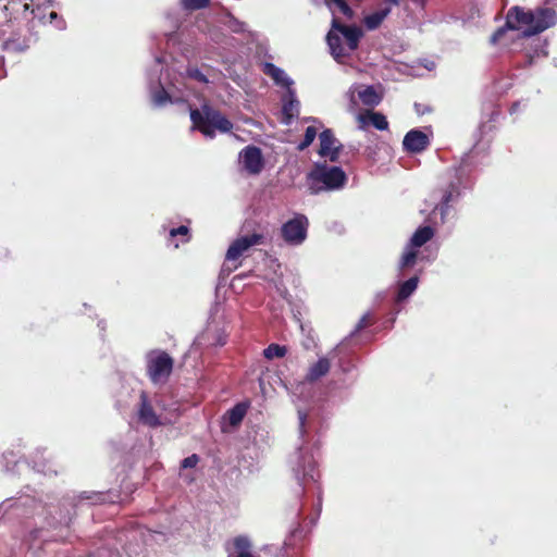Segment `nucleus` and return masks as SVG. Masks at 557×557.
<instances>
[{
    "mask_svg": "<svg viewBox=\"0 0 557 557\" xmlns=\"http://www.w3.org/2000/svg\"><path fill=\"white\" fill-rule=\"evenodd\" d=\"M556 12L553 9H539L535 12L524 11L520 7L509 9L505 26L497 28L491 41L497 44L507 29L519 30L523 28V36L530 37L540 34L555 24Z\"/></svg>",
    "mask_w": 557,
    "mask_h": 557,
    "instance_id": "f257e3e1",
    "label": "nucleus"
},
{
    "mask_svg": "<svg viewBox=\"0 0 557 557\" xmlns=\"http://www.w3.org/2000/svg\"><path fill=\"white\" fill-rule=\"evenodd\" d=\"M347 182L344 170L339 166H327L317 163L306 175V183L311 195H318L322 191L335 190L342 188Z\"/></svg>",
    "mask_w": 557,
    "mask_h": 557,
    "instance_id": "f03ea898",
    "label": "nucleus"
},
{
    "mask_svg": "<svg viewBox=\"0 0 557 557\" xmlns=\"http://www.w3.org/2000/svg\"><path fill=\"white\" fill-rule=\"evenodd\" d=\"M190 120L193 127L209 138H214L216 131L230 133L233 129V123L219 110L207 103L201 106L200 110L190 109Z\"/></svg>",
    "mask_w": 557,
    "mask_h": 557,
    "instance_id": "7ed1b4c3",
    "label": "nucleus"
},
{
    "mask_svg": "<svg viewBox=\"0 0 557 557\" xmlns=\"http://www.w3.org/2000/svg\"><path fill=\"white\" fill-rule=\"evenodd\" d=\"M338 34H342L346 39L348 50L354 51L358 48L359 41L363 36V32L359 26L345 25L337 17H333L332 28L326 35V41L331 49L332 55L336 60L345 58L349 54L342 45Z\"/></svg>",
    "mask_w": 557,
    "mask_h": 557,
    "instance_id": "20e7f679",
    "label": "nucleus"
},
{
    "mask_svg": "<svg viewBox=\"0 0 557 557\" xmlns=\"http://www.w3.org/2000/svg\"><path fill=\"white\" fill-rule=\"evenodd\" d=\"M174 368V359L164 350H152L147 355L146 372L153 384H165Z\"/></svg>",
    "mask_w": 557,
    "mask_h": 557,
    "instance_id": "39448f33",
    "label": "nucleus"
},
{
    "mask_svg": "<svg viewBox=\"0 0 557 557\" xmlns=\"http://www.w3.org/2000/svg\"><path fill=\"white\" fill-rule=\"evenodd\" d=\"M308 219L304 214H296L282 225L283 239L290 245H299L307 237Z\"/></svg>",
    "mask_w": 557,
    "mask_h": 557,
    "instance_id": "423d86ee",
    "label": "nucleus"
},
{
    "mask_svg": "<svg viewBox=\"0 0 557 557\" xmlns=\"http://www.w3.org/2000/svg\"><path fill=\"white\" fill-rule=\"evenodd\" d=\"M293 471L299 483L302 485L307 480H315V466L311 455L304 454L301 449L296 453V460L293 466Z\"/></svg>",
    "mask_w": 557,
    "mask_h": 557,
    "instance_id": "0eeeda50",
    "label": "nucleus"
},
{
    "mask_svg": "<svg viewBox=\"0 0 557 557\" xmlns=\"http://www.w3.org/2000/svg\"><path fill=\"white\" fill-rule=\"evenodd\" d=\"M320 148L318 153L323 158H329L331 162L338 161L342 144L335 138L332 129L326 128L319 135Z\"/></svg>",
    "mask_w": 557,
    "mask_h": 557,
    "instance_id": "6e6552de",
    "label": "nucleus"
},
{
    "mask_svg": "<svg viewBox=\"0 0 557 557\" xmlns=\"http://www.w3.org/2000/svg\"><path fill=\"white\" fill-rule=\"evenodd\" d=\"M262 234H251L249 236H242L235 239L228 247L226 251V260L234 261L237 260L245 251H247L250 247L255 245H259L263 243Z\"/></svg>",
    "mask_w": 557,
    "mask_h": 557,
    "instance_id": "1a4fd4ad",
    "label": "nucleus"
},
{
    "mask_svg": "<svg viewBox=\"0 0 557 557\" xmlns=\"http://www.w3.org/2000/svg\"><path fill=\"white\" fill-rule=\"evenodd\" d=\"M240 157L243 159L244 168L249 174H259L262 171L264 161L259 147H245L240 152Z\"/></svg>",
    "mask_w": 557,
    "mask_h": 557,
    "instance_id": "9d476101",
    "label": "nucleus"
},
{
    "mask_svg": "<svg viewBox=\"0 0 557 557\" xmlns=\"http://www.w3.org/2000/svg\"><path fill=\"white\" fill-rule=\"evenodd\" d=\"M430 145L426 134L419 129L409 131L403 140L404 149L410 153H419L425 150Z\"/></svg>",
    "mask_w": 557,
    "mask_h": 557,
    "instance_id": "9b49d317",
    "label": "nucleus"
},
{
    "mask_svg": "<svg viewBox=\"0 0 557 557\" xmlns=\"http://www.w3.org/2000/svg\"><path fill=\"white\" fill-rule=\"evenodd\" d=\"M138 419L143 424L148 425L150 428H157L161 425V421L158 414L156 413L153 407L151 406L148 396L145 392H141L140 394Z\"/></svg>",
    "mask_w": 557,
    "mask_h": 557,
    "instance_id": "f8f14e48",
    "label": "nucleus"
},
{
    "mask_svg": "<svg viewBox=\"0 0 557 557\" xmlns=\"http://www.w3.org/2000/svg\"><path fill=\"white\" fill-rule=\"evenodd\" d=\"M399 0H384V5L364 17V25L368 29L377 28L389 14L392 5H398Z\"/></svg>",
    "mask_w": 557,
    "mask_h": 557,
    "instance_id": "ddd939ff",
    "label": "nucleus"
},
{
    "mask_svg": "<svg viewBox=\"0 0 557 557\" xmlns=\"http://www.w3.org/2000/svg\"><path fill=\"white\" fill-rule=\"evenodd\" d=\"M357 120L360 123V128H364L368 124H372L379 131H386L388 128L387 119L381 112L367 110L360 113Z\"/></svg>",
    "mask_w": 557,
    "mask_h": 557,
    "instance_id": "4468645a",
    "label": "nucleus"
},
{
    "mask_svg": "<svg viewBox=\"0 0 557 557\" xmlns=\"http://www.w3.org/2000/svg\"><path fill=\"white\" fill-rule=\"evenodd\" d=\"M330 369L331 361L326 357L319 358L317 362L308 368V371L305 375V381L312 384L319 381L321 377L325 376L330 372Z\"/></svg>",
    "mask_w": 557,
    "mask_h": 557,
    "instance_id": "2eb2a0df",
    "label": "nucleus"
},
{
    "mask_svg": "<svg viewBox=\"0 0 557 557\" xmlns=\"http://www.w3.org/2000/svg\"><path fill=\"white\" fill-rule=\"evenodd\" d=\"M262 72L270 76L276 85L288 87L292 84L284 71L271 62L263 63Z\"/></svg>",
    "mask_w": 557,
    "mask_h": 557,
    "instance_id": "dca6fc26",
    "label": "nucleus"
},
{
    "mask_svg": "<svg viewBox=\"0 0 557 557\" xmlns=\"http://www.w3.org/2000/svg\"><path fill=\"white\" fill-rule=\"evenodd\" d=\"M282 114L285 124H289L299 114V101L293 92H289L288 99L283 100Z\"/></svg>",
    "mask_w": 557,
    "mask_h": 557,
    "instance_id": "f3484780",
    "label": "nucleus"
},
{
    "mask_svg": "<svg viewBox=\"0 0 557 557\" xmlns=\"http://www.w3.org/2000/svg\"><path fill=\"white\" fill-rule=\"evenodd\" d=\"M434 233L435 232L432 226H429V225L420 226L417 228V231L413 233L412 237L410 238L409 245L411 247L420 248L433 238Z\"/></svg>",
    "mask_w": 557,
    "mask_h": 557,
    "instance_id": "a211bd4d",
    "label": "nucleus"
},
{
    "mask_svg": "<svg viewBox=\"0 0 557 557\" xmlns=\"http://www.w3.org/2000/svg\"><path fill=\"white\" fill-rule=\"evenodd\" d=\"M248 410V405L245 403H238L233 408L227 410V421L232 426H237L244 420Z\"/></svg>",
    "mask_w": 557,
    "mask_h": 557,
    "instance_id": "6ab92c4d",
    "label": "nucleus"
},
{
    "mask_svg": "<svg viewBox=\"0 0 557 557\" xmlns=\"http://www.w3.org/2000/svg\"><path fill=\"white\" fill-rule=\"evenodd\" d=\"M358 97L360 101L368 107H375L382 100L381 96L376 92L373 86H367L364 89L360 90L358 92Z\"/></svg>",
    "mask_w": 557,
    "mask_h": 557,
    "instance_id": "aec40b11",
    "label": "nucleus"
},
{
    "mask_svg": "<svg viewBox=\"0 0 557 557\" xmlns=\"http://www.w3.org/2000/svg\"><path fill=\"white\" fill-rule=\"evenodd\" d=\"M325 4L333 13L338 11L348 20H351L355 15L354 10L349 7L346 0H325Z\"/></svg>",
    "mask_w": 557,
    "mask_h": 557,
    "instance_id": "412c9836",
    "label": "nucleus"
},
{
    "mask_svg": "<svg viewBox=\"0 0 557 557\" xmlns=\"http://www.w3.org/2000/svg\"><path fill=\"white\" fill-rule=\"evenodd\" d=\"M418 276H412L399 285L397 301L407 299L418 287Z\"/></svg>",
    "mask_w": 557,
    "mask_h": 557,
    "instance_id": "4be33fe9",
    "label": "nucleus"
},
{
    "mask_svg": "<svg viewBox=\"0 0 557 557\" xmlns=\"http://www.w3.org/2000/svg\"><path fill=\"white\" fill-rule=\"evenodd\" d=\"M416 249V247H411L409 244L407 245L399 261V269L401 271L410 269L417 263L418 251Z\"/></svg>",
    "mask_w": 557,
    "mask_h": 557,
    "instance_id": "5701e85b",
    "label": "nucleus"
},
{
    "mask_svg": "<svg viewBox=\"0 0 557 557\" xmlns=\"http://www.w3.org/2000/svg\"><path fill=\"white\" fill-rule=\"evenodd\" d=\"M233 546L238 553L236 557H255L249 553L250 542L246 536L238 535L234 537Z\"/></svg>",
    "mask_w": 557,
    "mask_h": 557,
    "instance_id": "b1692460",
    "label": "nucleus"
},
{
    "mask_svg": "<svg viewBox=\"0 0 557 557\" xmlns=\"http://www.w3.org/2000/svg\"><path fill=\"white\" fill-rule=\"evenodd\" d=\"M287 349L285 346L278 344H270L264 350L263 355L267 359L282 358L286 355Z\"/></svg>",
    "mask_w": 557,
    "mask_h": 557,
    "instance_id": "393cba45",
    "label": "nucleus"
},
{
    "mask_svg": "<svg viewBox=\"0 0 557 557\" xmlns=\"http://www.w3.org/2000/svg\"><path fill=\"white\" fill-rule=\"evenodd\" d=\"M318 129L314 126H308L305 131L304 139L300 144L297 146L298 151H304L307 149L317 137Z\"/></svg>",
    "mask_w": 557,
    "mask_h": 557,
    "instance_id": "a878e982",
    "label": "nucleus"
},
{
    "mask_svg": "<svg viewBox=\"0 0 557 557\" xmlns=\"http://www.w3.org/2000/svg\"><path fill=\"white\" fill-rule=\"evenodd\" d=\"M181 4L186 11H197L210 5V0H181Z\"/></svg>",
    "mask_w": 557,
    "mask_h": 557,
    "instance_id": "bb28decb",
    "label": "nucleus"
},
{
    "mask_svg": "<svg viewBox=\"0 0 557 557\" xmlns=\"http://www.w3.org/2000/svg\"><path fill=\"white\" fill-rule=\"evenodd\" d=\"M458 188L456 185L450 184L449 187L444 191V195L442 197V209L444 207H448L449 202L454 199L455 196H457Z\"/></svg>",
    "mask_w": 557,
    "mask_h": 557,
    "instance_id": "cd10ccee",
    "label": "nucleus"
},
{
    "mask_svg": "<svg viewBox=\"0 0 557 557\" xmlns=\"http://www.w3.org/2000/svg\"><path fill=\"white\" fill-rule=\"evenodd\" d=\"M373 323H374V318L372 317L371 313L368 312V313L363 314L356 325L355 333L360 332L361 330L372 325Z\"/></svg>",
    "mask_w": 557,
    "mask_h": 557,
    "instance_id": "c85d7f7f",
    "label": "nucleus"
},
{
    "mask_svg": "<svg viewBox=\"0 0 557 557\" xmlns=\"http://www.w3.org/2000/svg\"><path fill=\"white\" fill-rule=\"evenodd\" d=\"M170 100L171 97L164 88H161L153 95V101L157 106H163Z\"/></svg>",
    "mask_w": 557,
    "mask_h": 557,
    "instance_id": "c756f323",
    "label": "nucleus"
},
{
    "mask_svg": "<svg viewBox=\"0 0 557 557\" xmlns=\"http://www.w3.org/2000/svg\"><path fill=\"white\" fill-rule=\"evenodd\" d=\"M199 460H200L199 456L197 454H193L182 460L181 468H183V469L195 468L198 465Z\"/></svg>",
    "mask_w": 557,
    "mask_h": 557,
    "instance_id": "7c9ffc66",
    "label": "nucleus"
},
{
    "mask_svg": "<svg viewBox=\"0 0 557 557\" xmlns=\"http://www.w3.org/2000/svg\"><path fill=\"white\" fill-rule=\"evenodd\" d=\"M185 236L186 238L184 239V242H188L189 240V228L185 225H181L176 228H172L170 231V236L171 237H175V236Z\"/></svg>",
    "mask_w": 557,
    "mask_h": 557,
    "instance_id": "2f4dec72",
    "label": "nucleus"
},
{
    "mask_svg": "<svg viewBox=\"0 0 557 557\" xmlns=\"http://www.w3.org/2000/svg\"><path fill=\"white\" fill-rule=\"evenodd\" d=\"M189 77L196 79L199 83H208L207 76L198 69H193L188 71Z\"/></svg>",
    "mask_w": 557,
    "mask_h": 557,
    "instance_id": "473e14b6",
    "label": "nucleus"
},
{
    "mask_svg": "<svg viewBox=\"0 0 557 557\" xmlns=\"http://www.w3.org/2000/svg\"><path fill=\"white\" fill-rule=\"evenodd\" d=\"M414 107H416V110H417V112H418L419 114H425V113L431 112V109H430V108H428V107H423V108H422V104L416 103V104H414Z\"/></svg>",
    "mask_w": 557,
    "mask_h": 557,
    "instance_id": "72a5a7b5",
    "label": "nucleus"
},
{
    "mask_svg": "<svg viewBox=\"0 0 557 557\" xmlns=\"http://www.w3.org/2000/svg\"><path fill=\"white\" fill-rule=\"evenodd\" d=\"M305 423H306V414L299 413V429H300L301 434L305 433Z\"/></svg>",
    "mask_w": 557,
    "mask_h": 557,
    "instance_id": "f704fd0d",
    "label": "nucleus"
},
{
    "mask_svg": "<svg viewBox=\"0 0 557 557\" xmlns=\"http://www.w3.org/2000/svg\"><path fill=\"white\" fill-rule=\"evenodd\" d=\"M412 2H414V3H417V4L421 5V7H424L426 0H412Z\"/></svg>",
    "mask_w": 557,
    "mask_h": 557,
    "instance_id": "c9c22d12",
    "label": "nucleus"
},
{
    "mask_svg": "<svg viewBox=\"0 0 557 557\" xmlns=\"http://www.w3.org/2000/svg\"><path fill=\"white\" fill-rule=\"evenodd\" d=\"M22 8H23V12H26L29 9V4L27 2H24L22 4Z\"/></svg>",
    "mask_w": 557,
    "mask_h": 557,
    "instance_id": "e433bc0d",
    "label": "nucleus"
},
{
    "mask_svg": "<svg viewBox=\"0 0 557 557\" xmlns=\"http://www.w3.org/2000/svg\"><path fill=\"white\" fill-rule=\"evenodd\" d=\"M26 48H27V45H26V44H24V45H22V46H18V47H17V49H18V50H24V49H26Z\"/></svg>",
    "mask_w": 557,
    "mask_h": 557,
    "instance_id": "4c0bfd02",
    "label": "nucleus"
},
{
    "mask_svg": "<svg viewBox=\"0 0 557 557\" xmlns=\"http://www.w3.org/2000/svg\"><path fill=\"white\" fill-rule=\"evenodd\" d=\"M57 16H58V14L55 12L50 13V18H55Z\"/></svg>",
    "mask_w": 557,
    "mask_h": 557,
    "instance_id": "58836bf2",
    "label": "nucleus"
},
{
    "mask_svg": "<svg viewBox=\"0 0 557 557\" xmlns=\"http://www.w3.org/2000/svg\"><path fill=\"white\" fill-rule=\"evenodd\" d=\"M37 532H38V530H34V531L32 532V534L34 535V537H36V536H37Z\"/></svg>",
    "mask_w": 557,
    "mask_h": 557,
    "instance_id": "ea45409f",
    "label": "nucleus"
},
{
    "mask_svg": "<svg viewBox=\"0 0 557 557\" xmlns=\"http://www.w3.org/2000/svg\"><path fill=\"white\" fill-rule=\"evenodd\" d=\"M14 4H15V0H11V1L9 2V5H14Z\"/></svg>",
    "mask_w": 557,
    "mask_h": 557,
    "instance_id": "a19ab883",
    "label": "nucleus"
},
{
    "mask_svg": "<svg viewBox=\"0 0 557 557\" xmlns=\"http://www.w3.org/2000/svg\"><path fill=\"white\" fill-rule=\"evenodd\" d=\"M13 44H14V42H13L12 40H8V41H7V45H8V46H9V45H13Z\"/></svg>",
    "mask_w": 557,
    "mask_h": 557,
    "instance_id": "79ce46f5",
    "label": "nucleus"
}]
</instances>
